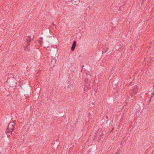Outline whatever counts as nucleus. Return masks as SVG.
I'll return each instance as SVG.
<instances>
[{
  "instance_id": "17",
  "label": "nucleus",
  "mask_w": 154,
  "mask_h": 154,
  "mask_svg": "<svg viewBox=\"0 0 154 154\" xmlns=\"http://www.w3.org/2000/svg\"><path fill=\"white\" fill-rule=\"evenodd\" d=\"M122 118H121V119H120V121H122Z\"/></svg>"
},
{
  "instance_id": "18",
  "label": "nucleus",
  "mask_w": 154,
  "mask_h": 154,
  "mask_svg": "<svg viewBox=\"0 0 154 154\" xmlns=\"http://www.w3.org/2000/svg\"><path fill=\"white\" fill-rule=\"evenodd\" d=\"M118 152H117L116 153V154H118Z\"/></svg>"
},
{
  "instance_id": "10",
  "label": "nucleus",
  "mask_w": 154,
  "mask_h": 154,
  "mask_svg": "<svg viewBox=\"0 0 154 154\" xmlns=\"http://www.w3.org/2000/svg\"><path fill=\"white\" fill-rule=\"evenodd\" d=\"M138 88L137 85H135L134 87H133V90H138Z\"/></svg>"
},
{
  "instance_id": "12",
  "label": "nucleus",
  "mask_w": 154,
  "mask_h": 154,
  "mask_svg": "<svg viewBox=\"0 0 154 154\" xmlns=\"http://www.w3.org/2000/svg\"><path fill=\"white\" fill-rule=\"evenodd\" d=\"M108 48H107L104 51V53H105L107 51H108Z\"/></svg>"
},
{
  "instance_id": "6",
  "label": "nucleus",
  "mask_w": 154,
  "mask_h": 154,
  "mask_svg": "<svg viewBox=\"0 0 154 154\" xmlns=\"http://www.w3.org/2000/svg\"><path fill=\"white\" fill-rule=\"evenodd\" d=\"M29 45H26V46L24 47V50L25 51H30V48L29 47Z\"/></svg>"
},
{
  "instance_id": "16",
  "label": "nucleus",
  "mask_w": 154,
  "mask_h": 154,
  "mask_svg": "<svg viewBox=\"0 0 154 154\" xmlns=\"http://www.w3.org/2000/svg\"><path fill=\"white\" fill-rule=\"evenodd\" d=\"M104 51H102V54H103V53H104Z\"/></svg>"
},
{
  "instance_id": "13",
  "label": "nucleus",
  "mask_w": 154,
  "mask_h": 154,
  "mask_svg": "<svg viewBox=\"0 0 154 154\" xmlns=\"http://www.w3.org/2000/svg\"><path fill=\"white\" fill-rule=\"evenodd\" d=\"M108 48H107L104 51V53H105L107 51H108Z\"/></svg>"
},
{
  "instance_id": "14",
  "label": "nucleus",
  "mask_w": 154,
  "mask_h": 154,
  "mask_svg": "<svg viewBox=\"0 0 154 154\" xmlns=\"http://www.w3.org/2000/svg\"><path fill=\"white\" fill-rule=\"evenodd\" d=\"M84 65H82V70L83 68L84 67Z\"/></svg>"
},
{
  "instance_id": "4",
  "label": "nucleus",
  "mask_w": 154,
  "mask_h": 154,
  "mask_svg": "<svg viewBox=\"0 0 154 154\" xmlns=\"http://www.w3.org/2000/svg\"><path fill=\"white\" fill-rule=\"evenodd\" d=\"M76 42L75 41H74L71 48V50L72 51H73L74 50L76 46Z\"/></svg>"
},
{
  "instance_id": "3",
  "label": "nucleus",
  "mask_w": 154,
  "mask_h": 154,
  "mask_svg": "<svg viewBox=\"0 0 154 154\" xmlns=\"http://www.w3.org/2000/svg\"><path fill=\"white\" fill-rule=\"evenodd\" d=\"M86 75H87V77L85 79V82L86 85V86L85 87L84 89L85 91H87V89H88L89 88V87L88 86V79L90 77V76L89 75H88L87 74H86Z\"/></svg>"
},
{
  "instance_id": "11",
  "label": "nucleus",
  "mask_w": 154,
  "mask_h": 154,
  "mask_svg": "<svg viewBox=\"0 0 154 154\" xmlns=\"http://www.w3.org/2000/svg\"><path fill=\"white\" fill-rule=\"evenodd\" d=\"M154 94V90L153 93L152 94V96L150 97V100H149V102H150V101H151L150 99H151L152 98V97L153 96Z\"/></svg>"
},
{
  "instance_id": "15",
  "label": "nucleus",
  "mask_w": 154,
  "mask_h": 154,
  "mask_svg": "<svg viewBox=\"0 0 154 154\" xmlns=\"http://www.w3.org/2000/svg\"><path fill=\"white\" fill-rule=\"evenodd\" d=\"M53 25L54 26H55V25L54 24V23H53Z\"/></svg>"
},
{
  "instance_id": "5",
  "label": "nucleus",
  "mask_w": 154,
  "mask_h": 154,
  "mask_svg": "<svg viewBox=\"0 0 154 154\" xmlns=\"http://www.w3.org/2000/svg\"><path fill=\"white\" fill-rule=\"evenodd\" d=\"M80 2V0H72V3L75 5H78Z\"/></svg>"
},
{
  "instance_id": "8",
  "label": "nucleus",
  "mask_w": 154,
  "mask_h": 154,
  "mask_svg": "<svg viewBox=\"0 0 154 154\" xmlns=\"http://www.w3.org/2000/svg\"><path fill=\"white\" fill-rule=\"evenodd\" d=\"M56 62V60L55 59H52V60L51 61V63H50V64H54Z\"/></svg>"
},
{
  "instance_id": "2",
  "label": "nucleus",
  "mask_w": 154,
  "mask_h": 154,
  "mask_svg": "<svg viewBox=\"0 0 154 154\" xmlns=\"http://www.w3.org/2000/svg\"><path fill=\"white\" fill-rule=\"evenodd\" d=\"M102 129L99 128L98 129L97 132L95 133L94 136L95 137H98L100 139L102 136V135L103 134V132L102 131Z\"/></svg>"
},
{
  "instance_id": "7",
  "label": "nucleus",
  "mask_w": 154,
  "mask_h": 154,
  "mask_svg": "<svg viewBox=\"0 0 154 154\" xmlns=\"http://www.w3.org/2000/svg\"><path fill=\"white\" fill-rule=\"evenodd\" d=\"M133 91H132V94L133 95H135V94H136L137 92V90H132Z\"/></svg>"
},
{
  "instance_id": "9",
  "label": "nucleus",
  "mask_w": 154,
  "mask_h": 154,
  "mask_svg": "<svg viewBox=\"0 0 154 154\" xmlns=\"http://www.w3.org/2000/svg\"><path fill=\"white\" fill-rule=\"evenodd\" d=\"M31 41V38H29L27 40L26 42L27 43V45H29V43H30V42Z\"/></svg>"
},
{
  "instance_id": "19",
  "label": "nucleus",
  "mask_w": 154,
  "mask_h": 154,
  "mask_svg": "<svg viewBox=\"0 0 154 154\" xmlns=\"http://www.w3.org/2000/svg\"><path fill=\"white\" fill-rule=\"evenodd\" d=\"M69 85H68V88H69Z\"/></svg>"
},
{
  "instance_id": "1",
  "label": "nucleus",
  "mask_w": 154,
  "mask_h": 154,
  "mask_svg": "<svg viewBox=\"0 0 154 154\" xmlns=\"http://www.w3.org/2000/svg\"><path fill=\"white\" fill-rule=\"evenodd\" d=\"M15 121V120H13L8 125L6 131L7 134H9V135L12 134L14 128Z\"/></svg>"
}]
</instances>
